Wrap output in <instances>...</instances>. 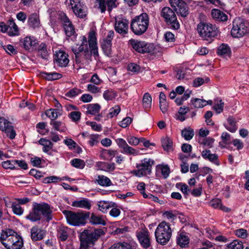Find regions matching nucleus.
<instances>
[{
	"mask_svg": "<svg viewBox=\"0 0 249 249\" xmlns=\"http://www.w3.org/2000/svg\"><path fill=\"white\" fill-rule=\"evenodd\" d=\"M154 161L151 159L145 158L140 163L136 164L137 170H134L133 173L137 177H141L150 175Z\"/></svg>",
	"mask_w": 249,
	"mask_h": 249,
	"instance_id": "obj_10",
	"label": "nucleus"
},
{
	"mask_svg": "<svg viewBox=\"0 0 249 249\" xmlns=\"http://www.w3.org/2000/svg\"><path fill=\"white\" fill-rule=\"evenodd\" d=\"M38 55L43 59H47L48 52L47 45L44 43H41L38 48Z\"/></svg>",
	"mask_w": 249,
	"mask_h": 249,
	"instance_id": "obj_42",
	"label": "nucleus"
},
{
	"mask_svg": "<svg viewBox=\"0 0 249 249\" xmlns=\"http://www.w3.org/2000/svg\"><path fill=\"white\" fill-rule=\"evenodd\" d=\"M178 244L181 248H186L188 246L189 238L183 233H180L177 237Z\"/></svg>",
	"mask_w": 249,
	"mask_h": 249,
	"instance_id": "obj_28",
	"label": "nucleus"
},
{
	"mask_svg": "<svg viewBox=\"0 0 249 249\" xmlns=\"http://www.w3.org/2000/svg\"><path fill=\"white\" fill-rule=\"evenodd\" d=\"M114 249H132V246L127 242H119L113 245Z\"/></svg>",
	"mask_w": 249,
	"mask_h": 249,
	"instance_id": "obj_51",
	"label": "nucleus"
},
{
	"mask_svg": "<svg viewBox=\"0 0 249 249\" xmlns=\"http://www.w3.org/2000/svg\"><path fill=\"white\" fill-rule=\"evenodd\" d=\"M71 163L73 166L80 169L84 168L85 165L84 160L79 159L72 160L71 161Z\"/></svg>",
	"mask_w": 249,
	"mask_h": 249,
	"instance_id": "obj_55",
	"label": "nucleus"
},
{
	"mask_svg": "<svg viewBox=\"0 0 249 249\" xmlns=\"http://www.w3.org/2000/svg\"><path fill=\"white\" fill-rule=\"evenodd\" d=\"M81 93L82 90L78 88H74L68 91L65 94V96L69 98H73Z\"/></svg>",
	"mask_w": 249,
	"mask_h": 249,
	"instance_id": "obj_53",
	"label": "nucleus"
},
{
	"mask_svg": "<svg viewBox=\"0 0 249 249\" xmlns=\"http://www.w3.org/2000/svg\"><path fill=\"white\" fill-rule=\"evenodd\" d=\"M247 28L244 20L240 18H236L232 22L231 35L233 37H241L247 33Z\"/></svg>",
	"mask_w": 249,
	"mask_h": 249,
	"instance_id": "obj_11",
	"label": "nucleus"
},
{
	"mask_svg": "<svg viewBox=\"0 0 249 249\" xmlns=\"http://www.w3.org/2000/svg\"><path fill=\"white\" fill-rule=\"evenodd\" d=\"M90 222L94 225L101 224L105 226L106 224L103 216L97 215L93 213L90 216Z\"/></svg>",
	"mask_w": 249,
	"mask_h": 249,
	"instance_id": "obj_32",
	"label": "nucleus"
},
{
	"mask_svg": "<svg viewBox=\"0 0 249 249\" xmlns=\"http://www.w3.org/2000/svg\"><path fill=\"white\" fill-rule=\"evenodd\" d=\"M42 216L47 222L52 219V211L50 205L46 203H34L32 210L26 216V218L32 222L40 220Z\"/></svg>",
	"mask_w": 249,
	"mask_h": 249,
	"instance_id": "obj_2",
	"label": "nucleus"
},
{
	"mask_svg": "<svg viewBox=\"0 0 249 249\" xmlns=\"http://www.w3.org/2000/svg\"><path fill=\"white\" fill-rule=\"evenodd\" d=\"M118 0H96L95 3L101 13H104L107 10L109 13L118 5Z\"/></svg>",
	"mask_w": 249,
	"mask_h": 249,
	"instance_id": "obj_15",
	"label": "nucleus"
},
{
	"mask_svg": "<svg viewBox=\"0 0 249 249\" xmlns=\"http://www.w3.org/2000/svg\"><path fill=\"white\" fill-rule=\"evenodd\" d=\"M132 119L129 117H127L119 122V125L123 128L126 127L132 122Z\"/></svg>",
	"mask_w": 249,
	"mask_h": 249,
	"instance_id": "obj_64",
	"label": "nucleus"
},
{
	"mask_svg": "<svg viewBox=\"0 0 249 249\" xmlns=\"http://www.w3.org/2000/svg\"><path fill=\"white\" fill-rule=\"evenodd\" d=\"M234 233L238 237L246 238L248 236L247 231L244 229H239L234 231Z\"/></svg>",
	"mask_w": 249,
	"mask_h": 249,
	"instance_id": "obj_61",
	"label": "nucleus"
},
{
	"mask_svg": "<svg viewBox=\"0 0 249 249\" xmlns=\"http://www.w3.org/2000/svg\"><path fill=\"white\" fill-rule=\"evenodd\" d=\"M99 135L98 134H91L89 135V140L88 142L89 144L93 146L94 145L98 142Z\"/></svg>",
	"mask_w": 249,
	"mask_h": 249,
	"instance_id": "obj_60",
	"label": "nucleus"
},
{
	"mask_svg": "<svg viewBox=\"0 0 249 249\" xmlns=\"http://www.w3.org/2000/svg\"><path fill=\"white\" fill-rule=\"evenodd\" d=\"M149 23L148 15L146 13H143L131 20V29L136 35H142L147 30Z\"/></svg>",
	"mask_w": 249,
	"mask_h": 249,
	"instance_id": "obj_4",
	"label": "nucleus"
},
{
	"mask_svg": "<svg viewBox=\"0 0 249 249\" xmlns=\"http://www.w3.org/2000/svg\"><path fill=\"white\" fill-rule=\"evenodd\" d=\"M69 229L64 226L60 225L57 228V236L61 241H64L67 240L69 233Z\"/></svg>",
	"mask_w": 249,
	"mask_h": 249,
	"instance_id": "obj_22",
	"label": "nucleus"
},
{
	"mask_svg": "<svg viewBox=\"0 0 249 249\" xmlns=\"http://www.w3.org/2000/svg\"><path fill=\"white\" fill-rule=\"evenodd\" d=\"M11 208L13 213L16 215H21L23 213V209L21 208L19 204H17V202H12L11 204Z\"/></svg>",
	"mask_w": 249,
	"mask_h": 249,
	"instance_id": "obj_47",
	"label": "nucleus"
},
{
	"mask_svg": "<svg viewBox=\"0 0 249 249\" xmlns=\"http://www.w3.org/2000/svg\"><path fill=\"white\" fill-rule=\"evenodd\" d=\"M70 5L74 14L80 18H84L87 15V8L80 0H70Z\"/></svg>",
	"mask_w": 249,
	"mask_h": 249,
	"instance_id": "obj_14",
	"label": "nucleus"
},
{
	"mask_svg": "<svg viewBox=\"0 0 249 249\" xmlns=\"http://www.w3.org/2000/svg\"><path fill=\"white\" fill-rule=\"evenodd\" d=\"M95 182L102 186H110L112 185L110 179L104 175L98 176L95 180Z\"/></svg>",
	"mask_w": 249,
	"mask_h": 249,
	"instance_id": "obj_29",
	"label": "nucleus"
},
{
	"mask_svg": "<svg viewBox=\"0 0 249 249\" xmlns=\"http://www.w3.org/2000/svg\"><path fill=\"white\" fill-rule=\"evenodd\" d=\"M215 102H216V101H215ZM224 105V102L221 100H218L213 108L217 113H220L223 111Z\"/></svg>",
	"mask_w": 249,
	"mask_h": 249,
	"instance_id": "obj_57",
	"label": "nucleus"
},
{
	"mask_svg": "<svg viewBox=\"0 0 249 249\" xmlns=\"http://www.w3.org/2000/svg\"><path fill=\"white\" fill-rule=\"evenodd\" d=\"M176 187L179 189L184 195H188L190 190L189 189L188 185L182 182L176 184Z\"/></svg>",
	"mask_w": 249,
	"mask_h": 249,
	"instance_id": "obj_54",
	"label": "nucleus"
},
{
	"mask_svg": "<svg viewBox=\"0 0 249 249\" xmlns=\"http://www.w3.org/2000/svg\"><path fill=\"white\" fill-rule=\"evenodd\" d=\"M101 109V106L98 104H91L87 105V114L95 115Z\"/></svg>",
	"mask_w": 249,
	"mask_h": 249,
	"instance_id": "obj_34",
	"label": "nucleus"
},
{
	"mask_svg": "<svg viewBox=\"0 0 249 249\" xmlns=\"http://www.w3.org/2000/svg\"><path fill=\"white\" fill-rule=\"evenodd\" d=\"M71 205L74 207L81 208L87 210H89L91 208V203L90 201L86 198H84L80 200L74 201L72 202Z\"/></svg>",
	"mask_w": 249,
	"mask_h": 249,
	"instance_id": "obj_26",
	"label": "nucleus"
},
{
	"mask_svg": "<svg viewBox=\"0 0 249 249\" xmlns=\"http://www.w3.org/2000/svg\"><path fill=\"white\" fill-rule=\"evenodd\" d=\"M18 34V28L13 21H10L8 25V34L10 36L17 35Z\"/></svg>",
	"mask_w": 249,
	"mask_h": 249,
	"instance_id": "obj_41",
	"label": "nucleus"
},
{
	"mask_svg": "<svg viewBox=\"0 0 249 249\" xmlns=\"http://www.w3.org/2000/svg\"><path fill=\"white\" fill-rule=\"evenodd\" d=\"M228 124L225 125L226 128L231 132H234L236 131L237 127L235 118L232 116H230L227 119Z\"/></svg>",
	"mask_w": 249,
	"mask_h": 249,
	"instance_id": "obj_31",
	"label": "nucleus"
},
{
	"mask_svg": "<svg viewBox=\"0 0 249 249\" xmlns=\"http://www.w3.org/2000/svg\"><path fill=\"white\" fill-rule=\"evenodd\" d=\"M152 97L148 93L144 94L142 99V105L145 109H149L151 107Z\"/></svg>",
	"mask_w": 249,
	"mask_h": 249,
	"instance_id": "obj_40",
	"label": "nucleus"
},
{
	"mask_svg": "<svg viewBox=\"0 0 249 249\" xmlns=\"http://www.w3.org/2000/svg\"><path fill=\"white\" fill-rule=\"evenodd\" d=\"M58 18L63 24L64 29L66 28L67 27H69L70 26L72 25L71 21L68 18L66 14L64 13H59L58 15Z\"/></svg>",
	"mask_w": 249,
	"mask_h": 249,
	"instance_id": "obj_43",
	"label": "nucleus"
},
{
	"mask_svg": "<svg viewBox=\"0 0 249 249\" xmlns=\"http://www.w3.org/2000/svg\"><path fill=\"white\" fill-rule=\"evenodd\" d=\"M88 90L92 93H97L101 92V89L93 84H89L87 86Z\"/></svg>",
	"mask_w": 249,
	"mask_h": 249,
	"instance_id": "obj_63",
	"label": "nucleus"
},
{
	"mask_svg": "<svg viewBox=\"0 0 249 249\" xmlns=\"http://www.w3.org/2000/svg\"><path fill=\"white\" fill-rule=\"evenodd\" d=\"M3 49L10 55H14L17 53V51L14 46L9 44L6 46H2Z\"/></svg>",
	"mask_w": 249,
	"mask_h": 249,
	"instance_id": "obj_59",
	"label": "nucleus"
},
{
	"mask_svg": "<svg viewBox=\"0 0 249 249\" xmlns=\"http://www.w3.org/2000/svg\"><path fill=\"white\" fill-rule=\"evenodd\" d=\"M28 24L34 29L38 28L40 25L39 16L36 13H33L28 17Z\"/></svg>",
	"mask_w": 249,
	"mask_h": 249,
	"instance_id": "obj_24",
	"label": "nucleus"
},
{
	"mask_svg": "<svg viewBox=\"0 0 249 249\" xmlns=\"http://www.w3.org/2000/svg\"><path fill=\"white\" fill-rule=\"evenodd\" d=\"M172 232L170 224L165 221L161 222L158 225L155 232L157 242L161 245L166 244L171 238Z\"/></svg>",
	"mask_w": 249,
	"mask_h": 249,
	"instance_id": "obj_6",
	"label": "nucleus"
},
{
	"mask_svg": "<svg viewBox=\"0 0 249 249\" xmlns=\"http://www.w3.org/2000/svg\"><path fill=\"white\" fill-rule=\"evenodd\" d=\"M46 115L52 120H55L60 115L56 109H50L46 111Z\"/></svg>",
	"mask_w": 249,
	"mask_h": 249,
	"instance_id": "obj_50",
	"label": "nucleus"
},
{
	"mask_svg": "<svg viewBox=\"0 0 249 249\" xmlns=\"http://www.w3.org/2000/svg\"><path fill=\"white\" fill-rule=\"evenodd\" d=\"M160 15L166 24L171 29L178 30L180 24L177 20L175 12L169 7H164L161 11Z\"/></svg>",
	"mask_w": 249,
	"mask_h": 249,
	"instance_id": "obj_9",
	"label": "nucleus"
},
{
	"mask_svg": "<svg viewBox=\"0 0 249 249\" xmlns=\"http://www.w3.org/2000/svg\"><path fill=\"white\" fill-rule=\"evenodd\" d=\"M104 98L107 101L112 100L116 96V92L112 89L106 90L103 94Z\"/></svg>",
	"mask_w": 249,
	"mask_h": 249,
	"instance_id": "obj_45",
	"label": "nucleus"
},
{
	"mask_svg": "<svg viewBox=\"0 0 249 249\" xmlns=\"http://www.w3.org/2000/svg\"><path fill=\"white\" fill-rule=\"evenodd\" d=\"M197 31L199 36L204 40H212L216 36L218 31L215 26L211 23L201 22L197 26Z\"/></svg>",
	"mask_w": 249,
	"mask_h": 249,
	"instance_id": "obj_7",
	"label": "nucleus"
},
{
	"mask_svg": "<svg viewBox=\"0 0 249 249\" xmlns=\"http://www.w3.org/2000/svg\"><path fill=\"white\" fill-rule=\"evenodd\" d=\"M130 43L134 49L141 53H150L154 51V45L144 41L131 40Z\"/></svg>",
	"mask_w": 249,
	"mask_h": 249,
	"instance_id": "obj_13",
	"label": "nucleus"
},
{
	"mask_svg": "<svg viewBox=\"0 0 249 249\" xmlns=\"http://www.w3.org/2000/svg\"><path fill=\"white\" fill-rule=\"evenodd\" d=\"M62 180H64L63 178H61L57 176H52L44 178L42 182L44 183H57Z\"/></svg>",
	"mask_w": 249,
	"mask_h": 249,
	"instance_id": "obj_48",
	"label": "nucleus"
},
{
	"mask_svg": "<svg viewBox=\"0 0 249 249\" xmlns=\"http://www.w3.org/2000/svg\"><path fill=\"white\" fill-rule=\"evenodd\" d=\"M127 141L132 145H137L140 142V139L131 136L127 138Z\"/></svg>",
	"mask_w": 249,
	"mask_h": 249,
	"instance_id": "obj_62",
	"label": "nucleus"
},
{
	"mask_svg": "<svg viewBox=\"0 0 249 249\" xmlns=\"http://www.w3.org/2000/svg\"><path fill=\"white\" fill-rule=\"evenodd\" d=\"M104 234L102 229H95L93 231L84 230L81 233L80 236V249H89V247L93 244L101 235Z\"/></svg>",
	"mask_w": 249,
	"mask_h": 249,
	"instance_id": "obj_5",
	"label": "nucleus"
},
{
	"mask_svg": "<svg viewBox=\"0 0 249 249\" xmlns=\"http://www.w3.org/2000/svg\"><path fill=\"white\" fill-rule=\"evenodd\" d=\"M243 243L238 240H234L227 245V249H243Z\"/></svg>",
	"mask_w": 249,
	"mask_h": 249,
	"instance_id": "obj_46",
	"label": "nucleus"
},
{
	"mask_svg": "<svg viewBox=\"0 0 249 249\" xmlns=\"http://www.w3.org/2000/svg\"><path fill=\"white\" fill-rule=\"evenodd\" d=\"M128 20L123 18H116L114 28L116 32L124 35L128 33Z\"/></svg>",
	"mask_w": 249,
	"mask_h": 249,
	"instance_id": "obj_17",
	"label": "nucleus"
},
{
	"mask_svg": "<svg viewBox=\"0 0 249 249\" xmlns=\"http://www.w3.org/2000/svg\"><path fill=\"white\" fill-rule=\"evenodd\" d=\"M181 135L186 140L189 141L193 137L194 132L193 129L190 127L185 128L181 131Z\"/></svg>",
	"mask_w": 249,
	"mask_h": 249,
	"instance_id": "obj_39",
	"label": "nucleus"
},
{
	"mask_svg": "<svg viewBox=\"0 0 249 249\" xmlns=\"http://www.w3.org/2000/svg\"><path fill=\"white\" fill-rule=\"evenodd\" d=\"M99 169L107 172H113L115 169L114 163H108L106 162H98L96 163Z\"/></svg>",
	"mask_w": 249,
	"mask_h": 249,
	"instance_id": "obj_25",
	"label": "nucleus"
},
{
	"mask_svg": "<svg viewBox=\"0 0 249 249\" xmlns=\"http://www.w3.org/2000/svg\"><path fill=\"white\" fill-rule=\"evenodd\" d=\"M22 43L24 48L28 50H30L36 42L35 39L32 38L31 37L27 36L24 38Z\"/></svg>",
	"mask_w": 249,
	"mask_h": 249,
	"instance_id": "obj_38",
	"label": "nucleus"
},
{
	"mask_svg": "<svg viewBox=\"0 0 249 249\" xmlns=\"http://www.w3.org/2000/svg\"><path fill=\"white\" fill-rule=\"evenodd\" d=\"M0 240L7 249H21L23 246L21 237L11 229L2 231Z\"/></svg>",
	"mask_w": 249,
	"mask_h": 249,
	"instance_id": "obj_3",
	"label": "nucleus"
},
{
	"mask_svg": "<svg viewBox=\"0 0 249 249\" xmlns=\"http://www.w3.org/2000/svg\"><path fill=\"white\" fill-rule=\"evenodd\" d=\"M81 44H77L71 47V51L75 55V60L77 64L84 62L89 59L91 55L94 56L98 55V47L96 33L90 31L88 35V41L85 36L81 37Z\"/></svg>",
	"mask_w": 249,
	"mask_h": 249,
	"instance_id": "obj_1",
	"label": "nucleus"
},
{
	"mask_svg": "<svg viewBox=\"0 0 249 249\" xmlns=\"http://www.w3.org/2000/svg\"><path fill=\"white\" fill-rule=\"evenodd\" d=\"M121 109L119 106H115V107L111 108L109 110V112L108 116L110 118H112L117 116L120 112Z\"/></svg>",
	"mask_w": 249,
	"mask_h": 249,
	"instance_id": "obj_58",
	"label": "nucleus"
},
{
	"mask_svg": "<svg viewBox=\"0 0 249 249\" xmlns=\"http://www.w3.org/2000/svg\"><path fill=\"white\" fill-rule=\"evenodd\" d=\"M171 6L174 8L177 13L182 17H186L189 14L188 7L183 0H169Z\"/></svg>",
	"mask_w": 249,
	"mask_h": 249,
	"instance_id": "obj_12",
	"label": "nucleus"
},
{
	"mask_svg": "<svg viewBox=\"0 0 249 249\" xmlns=\"http://www.w3.org/2000/svg\"><path fill=\"white\" fill-rule=\"evenodd\" d=\"M212 17L218 21H225L228 19V17L226 14L222 11L213 9L211 12Z\"/></svg>",
	"mask_w": 249,
	"mask_h": 249,
	"instance_id": "obj_27",
	"label": "nucleus"
},
{
	"mask_svg": "<svg viewBox=\"0 0 249 249\" xmlns=\"http://www.w3.org/2000/svg\"><path fill=\"white\" fill-rule=\"evenodd\" d=\"M162 146L164 150L170 151L173 150V141L168 137L161 140Z\"/></svg>",
	"mask_w": 249,
	"mask_h": 249,
	"instance_id": "obj_33",
	"label": "nucleus"
},
{
	"mask_svg": "<svg viewBox=\"0 0 249 249\" xmlns=\"http://www.w3.org/2000/svg\"><path fill=\"white\" fill-rule=\"evenodd\" d=\"M0 129L4 131L6 136L11 139L15 138L16 133L11 123L4 118L0 117Z\"/></svg>",
	"mask_w": 249,
	"mask_h": 249,
	"instance_id": "obj_16",
	"label": "nucleus"
},
{
	"mask_svg": "<svg viewBox=\"0 0 249 249\" xmlns=\"http://www.w3.org/2000/svg\"><path fill=\"white\" fill-rule=\"evenodd\" d=\"M2 167L6 169H13L16 165V160H7L2 162Z\"/></svg>",
	"mask_w": 249,
	"mask_h": 249,
	"instance_id": "obj_52",
	"label": "nucleus"
},
{
	"mask_svg": "<svg viewBox=\"0 0 249 249\" xmlns=\"http://www.w3.org/2000/svg\"><path fill=\"white\" fill-rule=\"evenodd\" d=\"M50 124L53 126L54 129L59 132H64L66 130V127L64 124L61 122L51 120L50 122Z\"/></svg>",
	"mask_w": 249,
	"mask_h": 249,
	"instance_id": "obj_37",
	"label": "nucleus"
},
{
	"mask_svg": "<svg viewBox=\"0 0 249 249\" xmlns=\"http://www.w3.org/2000/svg\"><path fill=\"white\" fill-rule=\"evenodd\" d=\"M38 142L40 144L43 146V151L45 153H47L53 148V144L50 140L41 138Z\"/></svg>",
	"mask_w": 249,
	"mask_h": 249,
	"instance_id": "obj_35",
	"label": "nucleus"
},
{
	"mask_svg": "<svg viewBox=\"0 0 249 249\" xmlns=\"http://www.w3.org/2000/svg\"><path fill=\"white\" fill-rule=\"evenodd\" d=\"M137 237L141 245L145 249L150 246V238L149 232L147 229H142L136 232Z\"/></svg>",
	"mask_w": 249,
	"mask_h": 249,
	"instance_id": "obj_18",
	"label": "nucleus"
},
{
	"mask_svg": "<svg viewBox=\"0 0 249 249\" xmlns=\"http://www.w3.org/2000/svg\"><path fill=\"white\" fill-rule=\"evenodd\" d=\"M97 205L99 211L107 213L110 208L116 206V203L111 201L101 200L97 202Z\"/></svg>",
	"mask_w": 249,
	"mask_h": 249,
	"instance_id": "obj_23",
	"label": "nucleus"
},
{
	"mask_svg": "<svg viewBox=\"0 0 249 249\" xmlns=\"http://www.w3.org/2000/svg\"><path fill=\"white\" fill-rule=\"evenodd\" d=\"M43 76L48 80H55L60 78L62 75L60 73L56 72H43L42 73Z\"/></svg>",
	"mask_w": 249,
	"mask_h": 249,
	"instance_id": "obj_44",
	"label": "nucleus"
},
{
	"mask_svg": "<svg viewBox=\"0 0 249 249\" xmlns=\"http://www.w3.org/2000/svg\"><path fill=\"white\" fill-rule=\"evenodd\" d=\"M201 156L204 159L209 160L216 165H219L220 164L218 156L215 154H212L210 150H203L201 152Z\"/></svg>",
	"mask_w": 249,
	"mask_h": 249,
	"instance_id": "obj_21",
	"label": "nucleus"
},
{
	"mask_svg": "<svg viewBox=\"0 0 249 249\" xmlns=\"http://www.w3.org/2000/svg\"><path fill=\"white\" fill-rule=\"evenodd\" d=\"M214 142V139L213 138L208 137L203 139L201 142L199 141V143L204 146L212 148L213 146Z\"/></svg>",
	"mask_w": 249,
	"mask_h": 249,
	"instance_id": "obj_56",
	"label": "nucleus"
},
{
	"mask_svg": "<svg viewBox=\"0 0 249 249\" xmlns=\"http://www.w3.org/2000/svg\"><path fill=\"white\" fill-rule=\"evenodd\" d=\"M206 102L204 99L192 98L191 100V107L192 108H199L206 106Z\"/></svg>",
	"mask_w": 249,
	"mask_h": 249,
	"instance_id": "obj_30",
	"label": "nucleus"
},
{
	"mask_svg": "<svg viewBox=\"0 0 249 249\" xmlns=\"http://www.w3.org/2000/svg\"><path fill=\"white\" fill-rule=\"evenodd\" d=\"M62 213L65 215L67 222L73 226L85 225L86 219L89 217V213H75L68 210H64Z\"/></svg>",
	"mask_w": 249,
	"mask_h": 249,
	"instance_id": "obj_8",
	"label": "nucleus"
},
{
	"mask_svg": "<svg viewBox=\"0 0 249 249\" xmlns=\"http://www.w3.org/2000/svg\"><path fill=\"white\" fill-rule=\"evenodd\" d=\"M45 234V231L38 228L37 226L33 227L31 230V238L33 241H38L42 239Z\"/></svg>",
	"mask_w": 249,
	"mask_h": 249,
	"instance_id": "obj_20",
	"label": "nucleus"
},
{
	"mask_svg": "<svg viewBox=\"0 0 249 249\" xmlns=\"http://www.w3.org/2000/svg\"><path fill=\"white\" fill-rule=\"evenodd\" d=\"M111 45L112 43L103 40L102 42V48L104 54L107 56H111Z\"/></svg>",
	"mask_w": 249,
	"mask_h": 249,
	"instance_id": "obj_36",
	"label": "nucleus"
},
{
	"mask_svg": "<svg viewBox=\"0 0 249 249\" xmlns=\"http://www.w3.org/2000/svg\"><path fill=\"white\" fill-rule=\"evenodd\" d=\"M230 52L229 47L228 45L225 44L221 45L217 49V53L221 55L228 54L230 53Z\"/></svg>",
	"mask_w": 249,
	"mask_h": 249,
	"instance_id": "obj_49",
	"label": "nucleus"
},
{
	"mask_svg": "<svg viewBox=\"0 0 249 249\" xmlns=\"http://www.w3.org/2000/svg\"><path fill=\"white\" fill-rule=\"evenodd\" d=\"M68 55L65 52L59 51L55 52L54 56V62L57 66L61 67H65L69 62Z\"/></svg>",
	"mask_w": 249,
	"mask_h": 249,
	"instance_id": "obj_19",
	"label": "nucleus"
}]
</instances>
